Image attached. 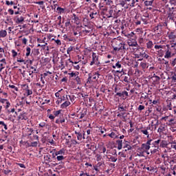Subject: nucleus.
<instances>
[{
    "instance_id": "nucleus-33",
    "label": "nucleus",
    "mask_w": 176,
    "mask_h": 176,
    "mask_svg": "<svg viewBox=\"0 0 176 176\" xmlns=\"http://www.w3.org/2000/svg\"><path fill=\"white\" fill-rule=\"evenodd\" d=\"M140 67L143 69H146V68H148V64L145 62H141L140 63Z\"/></svg>"
},
{
    "instance_id": "nucleus-19",
    "label": "nucleus",
    "mask_w": 176,
    "mask_h": 176,
    "mask_svg": "<svg viewBox=\"0 0 176 176\" xmlns=\"http://www.w3.org/2000/svg\"><path fill=\"white\" fill-rule=\"evenodd\" d=\"M56 12L58 14H63L65 13V8H63L61 7H58L56 8Z\"/></svg>"
},
{
    "instance_id": "nucleus-2",
    "label": "nucleus",
    "mask_w": 176,
    "mask_h": 176,
    "mask_svg": "<svg viewBox=\"0 0 176 176\" xmlns=\"http://www.w3.org/2000/svg\"><path fill=\"white\" fill-rule=\"evenodd\" d=\"M160 141H162L160 139L153 141L152 140V142H151V153L153 155L154 153H157L159 152V144H160Z\"/></svg>"
},
{
    "instance_id": "nucleus-25",
    "label": "nucleus",
    "mask_w": 176,
    "mask_h": 176,
    "mask_svg": "<svg viewBox=\"0 0 176 176\" xmlns=\"http://www.w3.org/2000/svg\"><path fill=\"white\" fill-rule=\"evenodd\" d=\"M72 19L74 21V23H76V24H79V17H78L76 14H74Z\"/></svg>"
},
{
    "instance_id": "nucleus-43",
    "label": "nucleus",
    "mask_w": 176,
    "mask_h": 176,
    "mask_svg": "<svg viewBox=\"0 0 176 176\" xmlns=\"http://www.w3.org/2000/svg\"><path fill=\"white\" fill-rule=\"evenodd\" d=\"M76 81L77 82V85H80L82 83V80H80V77L79 76L76 77Z\"/></svg>"
},
{
    "instance_id": "nucleus-42",
    "label": "nucleus",
    "mask_w": 176,
    "mask_h": 176,
    "mask_svg": "<svg viewBox=\"0 0 176 176\" xmlns=\"http://www.w3.org/2000/svg\"><path fill=\"white\" fill-rule=\"evenodd\" d=\"M65 157L63 155H58L56 157V160L58 162H61V160H64Z\"/></svg>"
},
{
    "instance_id": "nucleus-3",
    "label": "nucleus",
    "mask_w": 176,
    "mask_h": 176,
    "mask_svg": "<svg viewBox=\"0 0 176 176\" xmlns=\"http://www.w3.org/2000/svg\"><path fill=\"white\" fill-rule=\"evenodd\" d=\"M74 134H76L77 140L82 142L83 140H86V138L85 137L86 132L85 131H74Z\"/></svg>"
},
{
    "instance_id": "nucleus-12",
    "label": "nucleus",
    "mask_w": 176,
    "mask_h": 176,
    "mask_svg": "<svg viewBox=\"0 0 176 176\" xmlns=\"http://www.w3.org/2000/svg\"><path fill=\"white\" fill-rule=\"evenodd\" d=\"M127 43L129 45V46H131V47H137L138 46V43H137V41L135 39L129 38L128 40Z\"/></svg>"
},
{
    "instance_id": "nucleus-46",
    "label": "nucleus",
    "mask_w": 176,
    "mask_h": 176,
    "mask_svg": "<svg viewBox=\"0 0 176 176\" xmlns=\"http://www.w3.org/2000/svg\"><path fill=\"white\" fill-rule=\"evenodd\" d=\"M0 125L3 126L4 129L6 130H8V125H6V124H5V122L3 121H0Z\"/></svg>"
},
{
    "instance_id": "nucleus-31",
    "label": "nucleus",
    "mask_w": 176,
    "mask_h": 176,
    "mask_svg": "<svg viewBox=\"0 0 176 176\" xmlns=\"http://www.w3.org/2000/svg\"><path fill=\"white\" fill-rule=\"evenodd\" d=\"M123 100H126L129 97V92L124 91L122 92Z\"/></svg>"
},
{
    "instance_id": "nucleus-21",
    "label": "nucleus",
    "mask_w": 176,
    "mask_h": 176,
    "mask_svg": "<svg viewBox=\"0 0 176 176\" xmlns=\"http://www.w3.org/2000/svg\"><path fill=\"white\" fill-rule=\"evenodd\" d=\"M163 131H166V125L162 124L158 128L157 133H163Z\"/></svg>"
},
{
    "instance_id": "nucleus-24",
    "label": "nucleus",
    "mask_w": 176,
    "mask_h": 176,
    "mask_svg": "<svg viewBox=\"0 0 176 176\" xmlns=\"http://www.w3.org/2000/svg\"><path fill=\"white\" fill-rule=\"evenodd\" d=\"M162 30H163V25L162 24H159L154 28L155 32H156V31L162 32Z\"/></svg>"
},
{
    "instance_id": "nucleus-20",
    "label": "nucleus",
    "mask_w": 176,
    "mask_h": 176,
    "mask_svg": "<svg viewBox=\"0 0 176 176\" xmlns=\"http://www.w3.org/2000/svg\"><path fill=\"white\" fill-rule=\"evenodd\" d=\"M140 57H142V58H146V60H148V58H149V55L145 53L144 50H142V52H140Z\"/></svg>"
},
{
    "instance_id": "nucleus-60",
    "label": "nucleus",
    "mask_w": 176,
    "mask_h": 176,
    "mask_svg": "<svg viewBox=\"0 0 176 176\" xmlns=\"http://www.w3.org/2000/svg\"><path fill=\"white\" fill-rule=\"evenodd\" d=\"M123 80H124V82L129 83V76H123Z\"/></svg>"
},
{
    "instance_id": "nucleus-62",
    "label": "nucleus",
    "mask_w": 176,
    "mask_h": 176,
    "mask_svg": "<svg viewBox=\"0 0 176 176\" xmlns=\"http://www.w3.org/2000/svg\"><path fill=\"white\" fill-rule=\"evenodd\" d=\"M135 6V1H134V0H132L130 4V8H134Z\"/></svg>"
},
{
    "instance_id": "nucleus-28",
    "label": "nucleus",
    "mask_w": 176,
    "mask_h": 176,
    "mask_svg": "<svg viewBox=\"0 0 176 176\" xmlns=\"http://www.w3.org/2000/svg\"><path fill=\"white\" fill-rule=\"evenodd\" d=\"M146 47L147 49H152L153 47V42H152V41H149L146 43Z\"/></svg>"
},
{
    "instance_id": "nucleus-55",
    "label": "nucleus",
    "mask_w": 176,
    "mask_h": 176,
    "mask_svg": "<svg viewBox=\"0 0 176 176\" xmlns=\"http://www.w3.org/2000/svg\"><path fill=\"white\" fill-rule=\"evenodd\" d=\"M118 111H120V112H122L126 111V109H124V107L123 106H118Z\"/></svg>"
},
{
    "instance_id": "nucleus-35",
    "label": "nucleus",
    "mask_w": 176,
    "mask_h": 176,
    "mask_svg": "<svg viewBox=\"0 0 176 176\" xmlns=\"http://www.w3.org/2000/svg\"><path fill=\"white\" fill-rule=\"evenodd\" d=\"M71 142L73 145H79V144H80V142H79L75 139L71 140Z\"/></svg>"
},
{
    "instance_id": "nucleus-50",
    "label": "nucleus",
    "mask_w": 176,
    "mask_h": 176,
    "mask_svg": "<svg viewBox=\"0 0 176 176\" xmlns=\"http://www.w3.org/2000/svg\"><path fill=\"white\" fill-rule=\"evenodd\" d=\"M94 16H97V12H93L89 14V17H91V19H94Z\"/></svg>"
},
{
    "instance_id": "nucleus-16",
    "label": "nucleus",
    "mask_w": 176,
    "mask_h": 176,
    "mask_svg": "<svg viewBox=\"0 0 176 176\" xmlns=\"http://www.w3.org/2000/svg\"><path fill=\"white\" fill-rule=\"evenodd\" d=\"M111 17H113V19H118L119 15H118V14H113V10H109L107 19H111Z\"/></svg>"
},
{
    "instance_id": "nucleus-40",
    "label": "nucleus",
    "mask_w": 176,
    "mask_h": 176,
    "mask_svg": "<svg viewBox=\"0 0 176 176\" xmlns=\"http://www.w3.org/2000/svg\"><path fill=\"white\" fill-rule=\"evenodd\" d=\"M69 98L70 101L72 102H74L75 101V96H70V95H67V98Z\"/></svg>"
},
{
    "instance_id": "nucleus-58",
    "label": "nucleus",
    "mask_w": 176,
    "mask_h": 176,
    "mask_svg": "<svg viewBox=\"0 0 176 176\" xmlns=\"http://www.w3.org/2000/svg\"><path fill=\"white\" fill-rule=\"evenodd\" d=\"M104 2L106 5H107V6H111V3H112V0H106Z\"/></svg>"
},
{
    "instance_id": "nucleus-48",
    "label": "nucleus",
    "mask_w": 176,
    "mask_h": 176,
    "mask_svg": "<svg viewBox=\"0 0 176 176\" xmlns=\"http://www.w3.org/2000/svg\"><path fill=\"white\" fill-rule=\"evenodd\" d=\"M117 160H118V158L116 157H111L110 158H109V161L110 162H117Z\"/></svg>"
},
{
    "instance_id": "nucleus-36",
    "label": "nucleus",
    "mask_w": 176,
    "mask_h": 176,
    "mask_svg": "<svg viewBox=\"0 0 176 176\" xmlns=\"http://www.w3.org/2000/svg\"><path fill=\"white\" fill-rule=\"evenodd\" d=\"M30 54H31V48L30 47H28L26 48V57H28V56H30Z\"/></svg>"
},
{
    "instance_id": "nucleus-14",
    "label": "nucleus",
    "mask_w": 176,
    "mask_h": 176,
    "mask_svg": "<svg viewBox=\"0 0 176 176\" xmlns=\"http://www.w3.org/2000/svg\"><path fill=\"white\" fill-rule=\"evenodd\" d=\"M168 38L171 42H174L176 39V32L173 31L168 34Z\"/></svg>"
},
{
    "instance_id": "nucleus-27",
    "label": "nucleus",
    "mask_w": 176,
    "mask_h": 176,
    "mask_svg": "<svg viewBox=\"0 0 176 176\" xmlns=\"http://www.w3.org/2000/svg\"><path fill=\"white\" fill-rule=\"evenodd\" d=\"M34 3H36V5H40V8H41V9H45V5H43L45 3L44 1H36Z\"/></svg>"
},
{
    "instance_id": "nucleus-38",
    "label": "nucleus",
    "mask_w": 176,
    "mask_h": 176,
    "mask_svg": "<svg viewBox=\"0 0 176 176\" xmlns=\"http://www.w3.org/2000/svg\"><path fill=\"white\" fill-rule=\"evenodd\" d=\"M157 34V38L162 36V35H163V29L161 30V32L160 30H157L155 32Z\"/></svg>"
},
{
    "instance_id": "nucleus-29",
    "label": "nucleus",
    "mask_w": 176,
    "mask_h": 176,
    "mask_svg": "<svg viewBox=\"0 0 176 176\" xmlns=\"http://www.w3.org/2000/svg\"><path fill=\"white\" fill-rule=\"evenodd\" d=\"M68 75H69L70 78H75V76H78V75H79L78 72H71V73H68Z\"/></svg>"
},
{
    "instance_id": "nucleus-1",
    "label": "nucleus",
    "mask_w": 176,
    "mask_h": 176,
    "mask_svg": "<svg viewBox=\"0 0 176 176\" xmlns=\"http://www.w3.org/2000/svg\"><path fill=\"white\" fill-rule=\"evenodd\" d=\"M118 149L120 151L123 148L124 152H127V151H131V146L130 145V142L126 140H118Z\"/></svg>"
},
{
    "instance_id": "nucleus-15",
    "label": "nucleus",
    "mask_w": 176,
    "mask_h": 176,
    "mask_svg": "<svg viewBox=\"0 0 176 176\" xmlns=\"http://www.w3.org/2000/svg\"><path fill=\"white\" fill-rule=\"evenodd\" d=\"M27 119H28V117H27V113L23 112L21 113L19 116H18V120H27Z\"/></svg>"
},
{
    "instance_id": "nucleus-26",
    "label": "nucleus",
    "mask_w": 176,
    "mask_h": 176,
    "mask_svg": "<svg viewBox=\"0 0 176 176\" xmlns=\"http://www.w3.org/2000/svg\"><path fill=\"white\" fill-rule=\"evenodd\" d=\"M8 35L6 30H0V38H5Z\"/></svg>"
},
{
    "instance_id": "nucleus-61",
    "label": "nucleus",
    "mask_w": 176,
    "mask_h": 176,
    "mask_svg": "<svg viewBox=\"0 0 176 176\" xmlns=\"http://www.w3.org/2000/svg\"><path fill=\"white\" fill-rule=\"evenodd\" d=\"M100 151H102V153H105L107 152V148L105 146L100 147Z\"/></svg>"
},
{
    "instance_id": "nucleus-6",
    "label": "nucleus",
    "mask_w": 176,
    "mask_h": 176,
    "mask_svg": "<svg viewBox=\"0 0 176 176\" xmlns=\"http://www.w3.org/2000/svg\"><path fill=\"white\" fill-rule=\"evenodd\" d=\"M94 64H96V65H98V64H100V63H98V56H97V54L93 52L92 53V61H91L90 65H94Z\"/></svg>"
},
{
    "instance_id": "nucleus-53",
    "label": "nucleus",
    "mask_w": 176,
    "mask_h": 176,
    "mask_svg": "<svg viewBox=\"0 0 176 176\" xmlns=\"http://www.w3.org/2000/svg\"><path fill=\"white\" fill-rule=\"evenodd\" d=\"M96 157L97 162H101V159H102L101 155L97 154L96 156Z\"/></svg>"
},
{
    "instance_id": "nucleus-39",
    "label": "nucleus",
    "mask_w": 176,
    "mask_h": 176,
    "mask_svg": "<svg viewBox=\"0 0 176 176\" xmlns=\"http://www.w3.org/2000/svg\"><path fill=\"white\" fill-rule=\"evenodd\" d=\"M52 41H55V43H56V45H58V46H61V41L60 39H54V38H52Z\"/></svg>"
},
{
    "instance_id": "nucleus-7",
    "label": "nucleus",
    "mask_w": 176,
    "mask_h": 176,
    "mask_svg": "<svg viewBox=\"0 0 176 176\" xmlns=\"http://www.w3.org/2000/svg\"><path fill=\"white\" fill-rule=\"evenodd\" d=\"M21 87H23V90L26 91V96L28 97V96H31L32 94V90L30 89V87L28 86V84H23L21 85Z\"/></svg>"
},
{
    "instance_id": "nucleus-34",
    "label": "nucleus",
    "mask_w": 176,
    "mask_h": 176,
    "mask_svg": "<svg viewBox=\"0 0 176 176\" xmlns=\"http://www.w3.org/2000/svg\"><path fill=\"white\" fill-rule=\"evenodd\" d=\"M152 80H153V82H159V80H160V77L157 76H153L151 78Z\"/></svg>"
},
{
    "instance_id": "nucleus-45",
    "label": "nucleus",
    "mask_w": 176,
    "mask_h": 176,
    "mask_svg": "<svg viewBox=\"0 0 176 176\" xmlns=\"http://www.w3.org/2000/svg\"><path fill=\"white\" fill-rule=\"evenodd\" d=\"M58 100H60V101H62V102H64L67 101V96H63L59 98Z\"/></svg>"
},
{
    "instance_id": "nucleus-47",
    "label": "nucleus",
    "mask_w": 176,
    "mask_h": 176,
    "mask_svg": "<svg viewBox=\"0 0 176 176\" xmlns=\"http://www.w3.org/2000/svg\"><path fill=\"white\" fill-rule=\"evenodd\" d=\"M29 146H33V147H36L38 146V142H32Z\"/></svg>"
},
{
    "instance_id": "nucleus-63",
    "label": "nucleus",
    "mask_w": 176,
    "mask_h": 176,
    "mask_svg": "<svg viewBox=\"0 0 176 176\" xmlns=\"http://www.w3.org/2000/svg\"><path fill=\"white\" fill-rule=\"evenodd\" d=\"M160 170H162L163 173H166V168L164 167V166H160Z\"/></svg>"
},
{
    "instance_id": "nucleus-18",
    "label": "nucleus",
    "mask_w": 176,
    "mask_h": 176,
    "mask_svg": "<svg viewBox=\"0 0 176 176\" xmlns=\"http://www.w3.org/2000/svg\"><path fill=\"white\" fill-rule=\"evenodd\" d=\"M160 146L161 148H168V142L166 140L160 141Z\"/></svg>"
},
{
    "instance_id": "nucleus-52",
    "label": "nucleus",
    "mask_w": 176,
    "mask_h": 176,
    "mask_svg": "<svg viewBox=\"0 0 176 176\" xmlns=\"http://www.w3.org/2000/svg\"><path fill=\"white\" fill-rule=\"evenodd\" d=\"M144 109H145V106L144 105H139V107H138V111H144Z\"/></svg>"
},
{
    "instance_id": "nucleus-32",
    "label": "nucleus",
    "mask_w": 176,
    "mask_h": 176,
    "mask_svg": "<svg viewBox=\"0 0 176 176\" xmlns=\"http://www.w3.org/2000/svg\"><path fill=\"white\" fill-rule=\"evenodd\" d=\"M153 4V0L144 1L145 6H152Z\"/></svg>"
},
{
    "instance_id": "nucleus-23",
    "label": "nucleus",
    "mask_w": 176,
    "mask_h": 176,
    "mask_svg": "<svg viewBox=\"0 0 176 176\" xmlns=\"http://www.w3.org/2000/svg\"><path fill=\"white\" fill-rule=\"evenodd\" d=\"M58 155H65V148H62L58 151L55 153V156H58Z\"/></svg>"
},
{
    "instance_id": "nucleus-64",
    "label": "nucleus",
    "mask_w": 176,
    "mask_h": 176,
    "mask_svg": "<svg viewBox=\"0 0 176 176\" xmlns=\"http://www.w3.org/2000/svg\"><path fill=\"white\" fill-rule=\"evenodd\" d=\"M45 126H46V122H41L38 124V127H45Z\"/></svg>"
},
{
    "instance_id": "nucleus-13",
    "label": "nucleus",
    "mask_w": 176,
    "mask_h": 176,
    "mask_svg": "<svg viewBox=\"0 0 176 176\" xmlns=\"http://www.w3.org/2000/svg\"><path fill=\"white\" fill-rule=\"evenodd\" d=\"M14 20L16 24H23L24 21V18L23 17V16L18 15L14 18Z\"/></svg>"
},
{
    "instance_id": "nucleus-54",
    "label": "nucleus",
    "mask_w": 176,
    "mask_h": 176,
    "mask_svg": "<svg viewBox=\"0 0 176 176\" xmlns=\"http://www.w3.org/2000/svg\"><path fill=\"white\" fill-rule=\"evenodd\" d=\"M120 45H121L120 47H122V48H121V50H126V49H127V48L126 47V44L120 43Z\"/></svg>"
},
{
    "instance_id": "nucleus-9",
    "label": "nucleus",
    "mask_w": 176,
    "mask_h": 176,
    "mask_svg": "<svg viewBox=\"0 0 176 176\" xmlns=\"http://www.w3.org/2000/svg\"><path fill=\"white\" fill-rule=\"evenodd\" d=\"M29 76L26 78V81L28 82V83H30L35 79V76H34V71L30 70L28 72Z\"/></svg>"
},
{
    "instance_id": "nucleus-5",
    "label": "nucleus",
    "mask_w": 176,
    "mask_h": 176,
    "mask_svg": "<svg viewBox=\"0 0 176 176\" xmlns=\"http://www.w3.org/2000/svg\"><path fill=\"white\" fill-rule=\"evenodd\" d=\"M168 19L172 21V23H176V10L169 12L168 14Z\"/></svg>"
},
{
    "instance_id": "nucleus-8",
    "label": "nucleus",
    "mask_w": 176,
    "mask_h": 176,
    "mask_svg": "<svg viewBox=\"0 0 176 176\" xmlns=\"http://www.w3.org/2000/svg\"><path fill=\"white\" fill-rule=\"evenodd\" d=\"M152 142V139L148 140L146 143L142 144V148L144 151H149L151 149V143Z\"/></svg>"
},
{
    "instance_id": "nucleus-41",
    "label": "nucleus",
    "mask_w": 176,
    "mask_h": 176,
    "mask_svg": "<svg viewBox=\"0 0 176 176\" xmlns=\"http://www.w3.org/2000/svg\"><path fill=\"white\" fill-rule=\"evenodd\" d=\"M63 111V110H58V111H54V115L55 116H58L60 115V113H61V112Z\"/></svg>"
},
{
    "instance_id": "nucleus-4",
    "label": "nucleus",
    "mask_w": 176,
    "mask_h": 176,
    "mask_svg": "<svg viewBox=\"0 0 176 176\" xmlns=\"http://www.w3.org/2000/svg\"><path fill=\"white\" fill-rule=\"evenodd\" d=\"M149 131H153V129L151 124H148L146 127H142L140 132L144 135H146L147 138H149Z\"/></svg>"
},
{
    "instance_id": "nucleus-37",
    "label": "nucleus",
    "mask_w": 176,
    "mask_h": 176,
    "mask_svg": "<svg viewBox=\"0 0 176 176\" xmlns=\"http://www.w3.org/2000/svg\"><path fill=\"white\" fill-rule=\"evenodd\" d=\"M50 155L47 154L44 157V159L46 160V162H52V158H50Z\"/></svg>"
},
{
    "instance_id": "nucleus-57",
    "label": "nucleus",
    "mask_w": 176,
    "mask_h": 176,
    "mask_svg": "<svg viewBox=\"0 0 176 176\" xmlns=\"http://www.w3.org/2000/svg\"><path fill=\"white\" fill-rule=\"evenodd\" d=\"M163 60L164 61V64L166 65V68H170V64L168 63V61L165 60L164 59H163Z\"/></svg>"
},
{
    "instance_id": "nucleus-11",
    "label": "nucleus",
    "mask_w": 176,
    "mask_h": 176,
    "mask_svg": "<svg viewBox=\"0 0 176 176\" xmlns=\"http://www.w3.org/2000/svg\"><path fill=\"white\" fill-rule=\"evenodd\" d=\"M161 157H162V159H164V163H166V162H168V159L170 158V157H168V153H167V150H164V151L162 153V155Z\"/></svg>"
},
{
    "instance_id": "nucleus-10",
    "label": "nucleus",
    "mask_w": 176,
    "mask_h": 176,
    "mask_svg": "<svg viewBox=\"0 0 176 176\" xmlns=\"http://www.w3.org/2000/svg\"><path fill=\"white\" fill-rule=\"evenodd\" d=\"M66 101H65L62 104H60V108H62V109L67 108V107H69V105H71V102L68 101V100H69L68 98V95H66Z\"/></svg>"
},
{
    "instance_id": "nucleus-30",
    "label": "nucleus",
    "mask_w": 176,
    "mask_h": 176,
    "mask_svg": "<svg viewBox=\"0 0 176 176\" xmlns=\"http://www.w3.org/2000/svg\"><path fill=\"white\" fill-rule=\"evenodd\" d=\"M108 137H110V138H118V135H116V133H115V132H111V133H109Z\"/></svg>"
},
{
    "instance_id": "nucleus-22",
    "label": "nucleus",
    "mask_w": 176,
    "mask_h": 176,
    "mask_svg": "<svg viewBox=\"0 0 176 176\" xmlns=\"http://www.w3.org/2000/svg\"><path fill=\"white\" fill-rule=\"evenodd\" d=\"M112 68H113V69H116V68L118 69H120L122 68V62L120 61H118L116 65H113L112 66Z\"/></svg>"
},
{
    "instance_id": "nucleus-51",
    "label": "nucleus",
    "mask_w": 176,
    "mask_h": 176,
    "mask_svg": "<svg viewBox=\"0 0 176 176\" xmlns=\"http://www.w3.org/2000/svg\"><path fill=\"white\" fill-rule=\"evenodd\" d=\"M154 47L156 50H159V49H163L164 47V45H155Z\"/></svg>"
},
{
    "instance_id": "nucleus-49",
    "label": "nucleus",
    "mask_w": 176,
    "mask_h": 176,
    "mask_svg": "<svg viewBox=\"0 0 176 176\" xmlns=\"http://www.w3.org/2000/svg\"><path fill=\"white\" fill-rule=\"evenodd\" d=\"M87 83H91V74H89Z\"/></svg>"
},
{
    "instance_id": "nucleus-59",
    "label": "nucleus",
    "mask_w": 176,
    "mask_h": 176,
    "mask_svg": "<svg viewBox=\"0 0 176 176\" xmlns=\"http://www.w3.org/2000/svg\"><path fill=\"white\" fill-rule=\"evenodd\" d=\"M11 53L12 54V57H16L17 56V52H16L14 50H12Z\"/></svg>"
},
{
    "instance_id": "nucleus-17",
    "label": "nucleus",
    "mask_w": 176,
    "mask_h": 176,
    "mask_svg": "<svg viewBox=\"0 0 176 176\" xmlns=\"http://www.w3.org/2000/svg\"><path fill=\"white\" fill-rule=\"evenodd\" d=\"M168 126H170V127L175 129L176 128V120L174 118H171V119L168 120Z\"/></svg>"
},
{
    "instance_id": "nucleus-44",
    "label": "nucleus",
    "mask_w": 176,
    "mask_h": 176,
    "mask_svg": "<svg viewBox=\"0 0 176 176\" xmlns=\"http://www.w3.org/2000/svg\"><path fill=\"white\" fill-rule=\"evenodd\" d=\"M8 87H9L10 89H14V90H15V91H19V88H17V87H16V86H14V85H9Z\"/></svg>"
},
{
    "instance_id": "nucleus-56",
    "label": "nucleus",
    "mask_w": 176,
    "mask_h": 176,
    "mask_svg": "<svg viewBox=\"0 0 176 176\" xmlns=\"http://www.w3.org/2000/svg\"><path fill=\"white\" fill-rule=\"evenodd\" d=\"M170 64H171L172 67H175V65H176V58H174L172 61H170Z\"/></svg>"
}]
</instances>
